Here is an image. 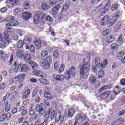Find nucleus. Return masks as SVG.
I'll list each match as a JSON object with an SVG mask.
<instances>
[{"label": "nucleus", "instance_id": "1", "mask_svg": "<svg viewBox=\"0 0 125 125\" xmlns=\"http://www.w3.org/2000/svg\"><path fill=\"white\" fill-rule=\"evenodd\" d=\"M18 25L17 21H11L7 23L5 25L6 30L4 31V38H2V34H0V47L2 49H4L7 45H8L11 42V39L9 38L8 33L13 32V29L9 27H16Z\"/></svg>", "mask_w": 125, "mask_h": 125}, {"label": "nucleus", "instance_id": "2", "mask_svg": "<svg viewBox=\"0 0 125 125\" xmlns=\"http://www.w3.org/2000/svg\"><path fill=\"white\" fill-rule=\"evenodd\" d=\"M120 17L119 14H114L112 15V19L109 20V16L106 15L104 16L101 21V24L102 26H105L108 23L109 26H112L114 25V23H116L117 20Z\"/></svg>", "mask_w": 125, "mask_h": 125}, {"label": "nucleus", "instance_id": "3", "mask_svg": "<svg viewBox=\"0 0 125 125\" xmlns=\"http://www.w3.org/2000/svg\"><path fill=\"white\" fill-rule=\"evenodd\" d=\"M48 114H50V116L51 120H54V119H55L56 122L60 121L61 123L64 120V117L62 116L60 110L55 112V111L52 110L51 108H49L48 109Z\"/></svg>", "mask_w": 125, "mask_h": 125}, {"label": "nucleus", "instance_id": "4", "mask_svg": "<svg viewBox=\"0 0 125 125\" xmlns=\"http://www.w3.org/2000/svg\"><path fill=\"white\" fill-rule=\"evenodd\" d=\"M31 42H32V40L29 38V37H25L23 39V41H19L18 42H17L15 47H18V48H21V47H23V44L25 43V48L26 49H29Z\"/></svg>", "mask_w": 125, "mask_h": 125}, {"label": "nucleus", "instance_id": "5", "mask_svg": "<svg viewBox=\"0 0 125 125\" xmlns=\"http://www.w3.org/2000/svg\"><path fill=\"white\" fill-rule=\"evenodd\" d=\"M45 16L46 14L42 11H37L36 14L34 17V22L35 24L39 23V22L42 21H44L45 20Z\"/></svg>", "mask_w": 125, "mask_h": 125}, {"label": "nucleus", "instance_id": "6", "mask_svg": "<svg viewBox=\"0 0 125 125\" xmlns=\"http://www.w3.org/2000/svg\"><path fill=\"white\" fill-rule=\"evenodd\" d=\"M25 78H26V75H25L24 73L18 75L14 78H11L9 81V83L10 84L16 83H18V82H19V83H22Z\"/></svg>", "mask_w": 125, "mask_h": 125}, {"label": "nucleus", "instance_id": "7", "mask_svg": "<svg viewBox=\"0 0 125 125\" xmlns=\"http://www.w3.org/2000/svg\"><path fill=\"white\" fill-rule=\"evenodd\" d=\"M35 111L39 113V117H42L45 113V105L42 104H37L36 106Z\"/></svg>", "mask_w": 125, "mask_h": 125}, {"label": "nucleus", "instance_id": "8", "mask_svg": "<svg viewBox=\"0 0 125 125\" xmlns=\"http://www.w3.org/2000/svg\"><path fill=\"white\" fill-rule=\"evenodd\" d=\"M52 61V59L51 58V56H47L46 59L45 60L44 62H41L40 63V65L43 69H45V70H46L47 69H48L49 67H50V65L49 64L50 63H51Z\"/></svg>", "mask_w": 125, "mask_h": 125}, {"label": "nucleus", "instance_id": "9", "mask_svg": "<svg viewBox=\"0 0 125 125\" xmlns=\"http://www.w3.org/2000/svg\"><path fill=\"white\" fill-rule=\"evenodd\" d=\"M19 72L21 73H27L30 71V66L28 64H19Z\"/></svg>", "mask_w": 125, "mask_h": 125}, {"label": "nucleus", "instance_id": "10", "mask_svg": "<svg viewBox=\"0 0 125 125\" xmlns=\"http://www.w3.org/2000/svg\"><path fill=\"white\" fill-rule=\"evenodd\" d=\"M61 7L60 6V5H57L55 6L52 9V12H51L52 16L53 17H54V18H57L58 16V13H59V12L58 11L59 9H60V8Z\"/></svg>", "mask_w": 125, "mask_h": 125}, {"label": "nucleus", "instance_id": "11", "mask_svg": "<svg viewBox=\"0 0 125 125\" xmlns=\"http://www.w3.org/2000/svg\"><path fill=\"white\" fill-rule=\"evenodd\" d=\"M85 120H86V116L85 115L82 114L78 115L76 116V118L73 125H78L79 121H81V122H84Z\"/></svg>", "mask_w": 125, "mask_h": 125}, {"label": "nucleus", "instance_id": "12", "mask_svg": "<svg viewBox=\"0 0 125 125\" xmlns=\"http://www.w3.org/2000/svg\"><path fill=\"white\" fill-rule=\"evenodd\" d=\"M53 77L54 80H56V81H60V82H63L65 79L66 80H69L70 79L69 77H67V78L65 77L63 75H59L57 74H54L53 75Z\"/></svg>", "mask_w": 125, "mask_h": 125}, {"label": "nucleus", "instance_id": "13", "mask_svg": "<svg viewBox=\"0 0 125 125\" xmlns=\"http://www.w3.org/2000/svg\"><path fill=\"white\" fill-rule=\"evenodd\" d=\"M65 75L66 76H70L72 78L76 75V68L75 67L72 66L71 68H69V70L65 72Z\"/></svg>", "mask_w": 125, "mask_h": 125}, {"label": "nucleus", "instance_id": "14", "mask_svg": "<svg viewBox=\"0 0 125 125\" xmlns=\"http://www.w3.org/2000/svg\"><path fill=\"white\" fill-rule=\"evenodd\" d=\"M16 55L17 58H19V59H20L21 60H23L24 58V52H23V50L21 49L18 50L16 53Z\"/></svg>", "mask_w": 125, "mask_h": 125}, {"label": "nucleus", "instance_id": "15", "mask_svg": "<svg viewBox=\"0 0 125 125\" xmlns=\"http://www.w3.org/2000/svg\"><path fill=\"white\" fill-rule=\"evenodd\" d=\"M32 14L28 12H24L22 13V19L23 20H29V19H31L32 18Z\"/></svg>", "mask_w": 125, "mask_h": 125}, {"label": "nucleus", "instance_id": "16", "mask_svg": "<svg viewBox=\"0 0 125 125\" xmlns=\"http://www.w3.org/2000/svg\"><path fill=\"white\" fill-rule=\"evenodd\" d=\"M28 63L30 64L31 67L32 68V69L34 70V71H37L39 69V68H40L39 64H38L37 62H35L31 61Z\"/></svg>", "mask_w": 125, "mask_h": 125}, {"label": "nucleus", "instance_id": "17", "mask_svg": "<svg viewBox=\"0 0 125 125\" xmlns=\"http://www.w3.org/2000/svg\"><path fill=\"white\" fill-rule=\"evenodd\" d=\"M81 69L85 70L86 72H88L89 69H90V63L89 62H87L86 63L83 64L81 66Z\"/></svg>", "mask_w": 125, "mask_h": 125}, {"label": "nucleus", "instance_id": "18", "mask_svg": "<svg viewBox=\"0 0 125 125\" xmlns=\"http://www.w3.org/2000/svg\"><path fill=\"white\" fill-rule=\"evenodd\" d=\"M34 42L36 48L40 49L42 46V41L39 39H37Z\"/></svg>", "mask_w": 125, "mask_h": 125}, {"label": "nucleus", "instance_id": "19", "mask_svg": "<svg viewBox=\"0 0 125 125\" xmlns=\"http://www.w3.org/2000/svg\"><path fill=\"white\" fill-rule=\"evenodd\" d=\"M31 54L29 53H26L25 55H24V59H22V60H25L27 63H30L31 60Z\"/></svg>", "mask_w": 125, "mask_h": 125}, {"label": "nucleus", "instance_id": "20", "mask_svg": "<svg viewBox=\"0 0 125 125\" xmlns=\"http://www.w3.org/2000/svg\"><path fill=\"white\" fill-rule=\"evenodd\" d=\"M48 56V52L47 51H43L41 52V57L42 60H45Z\"/></svg>", "mask_w": 125, "mask_h": 125}, {"label": "nucleus", "instance_id": "21", "mask_svg": "<svg viewBox=\"0 0 125 125\" xmlns=\"http://www.w3.org/2000/svg\"><path fill=\"white\" fill-rule=\"evenodd\" d=\"M80 75L81 77H82V78L84 80L87 79L88 77V74H87V72H85L83 69H81Z\"/></svg>", "mask_w": 125, "mask_h": 125}, {"label": "nucleus", "instance_id": "22", "mask_svg": "<svg viewBox=\"0 0 125 125\" xmlns=\"http://www.w3.org/2000/svg\"><path fill=\"white\" fill-rule=\"evenodd\" d=\"M0 55H1V58L4 62L8 59V56L6 55L2 51H0Z\"/></svg>", "mask_w": 125, "mask_h": 125}, {"label": "nucleus", "instance_id": "23", "mask_svg": "<svg viewBox=\"0 0 125 125\" xmlns=\"http://www.w3.org/2000/svg\"><path fill=\"white\" fill-rule=\"evenodd\" d=\"M33 75L36 76V77H39V78H43L42 75V72L40 70H35L33 72Z\"/></svg>", "mask_w": 125, "mask_h": 125}, {"label": "nucleus", "instance_id": "24", "mask_svg": "<svg viewBox=\"0 0 125 125\" xmlns=\"http://www.w3.org/2000/svg\"><path fill=\"white\" fill-rule=\"evenodd\" d=\"M105 41L106 42L111 43V42H113L115 41V37L112 35H110L106 38Z\"/></svg>", "mask_w": 125, "mask_h": 125}, {"label": "nucleus", "instance_id": "25", "mask_svg": "<svg viewBox=\"0 0 125 125\" xmlns=\"http://www.w3.org/2000/svg\"><path fill=\"white\" fill-rule=\"evenodd\" d=\"M75 114V110L73 108H70L68 111L67 117L69 118H73Z\"/></svg>", "mask_w": 125, "mask_h": 125}, {"label": "nucleus", "instance_id": "26", "mask_svg": "<svg viewBox=\"0 0 125 125\" xmlns=\"http://www.w3.org/2000/svg\"><path fill=\"white\" fill-rule=\"evenodd\" d=\"M109 8H110V5H108L107 4H106L105 6H104L101 11L102 14H105L106 12L109 10Z\"/></svg>", "mask_w": 125, "mask_h": 125}, {"label": "nucleus", "instance_id": "27", "mask_svg": "<svg viewBox=\"0 0 125 125\" xmlns=\"http://www.w3.org/2000/svg\"><path fill=\"white\" fill-rule=\"evenodd\" d=\"M6 3H11L12 6H14L17 4V2H18V0H6Z\"/></svg>", "mask_w": 125, "mask_h": 125}, {"label": "nucleus", "instance_id": "28", "mask_svg": "<svg viewBox=\"0 0 125 125\" xmlns=\"http://www.w3.org/2000/svg\"><path fill=\"white\" fill-rule=\"evenodd\" d=\"M30 93H31V91L30 89H27L24 93L22 96L23 99H27L30 95Z\"/></svg>", "mask_w": 125, "mask_h": 125}, {"label": "nucleus", "instance_id": "29", "mask_svg": "<svg viewBox=\"0 0 125 125\" xmlns=\"http://www.w3.org/2000/svg\"><path fill=\"white\" fill-rule=\"evenodd\" d=\"M89 81L91 84H94L95 83V82H96V77L94 76H91L89 79Z\"/></svg>", "mask_w": 125, "mask_h": 125}, {"label": "nucleus", "instance_id": "30", "mask_svg": "<svg viewBox=\"0 0 125 125\" xmlns=\"http://www.w3.org/2000/svg\"><path fill=\"white\" fill-rule=\"evenodd\" d=\"M13 70L14 73H17V72H19V64L17 65V63L16 62L14 63Z\"/></svg>", "mask_w": 125, "mask_h": 125}, {"label": "nucleus", "instance_id": "31", "mask_svg": "<svg viewBox=\"0 0 125 125\" xmlns=\"http://www.w3.org/2000/svg\"><path fill=\"white\" fill-rule=\"evenodd\" d=\"M112 92L115 94V95H118L121 92V90L118 86L114 87V90L112 91Z\"/></svg>", "mask_w": 125, "mask_h": 125}, {"label": "nucleus", "instance_id": "32", "mask_svg": "<svg viewBox=\"0 0 125 125\" xmlns=\"http://www.w3.org/2000/svg\"><path fill=\"white\" fill-rule=\"evenodd\" d=\"M38 81L42 83V84L46 85L48 83V81L46 79H44L43 78L39 79Z\"/></svg>", "mask_w": 125, "mask_h": 125}, {"label": "nucleus", "instance_id": "33", "mask_svg": "<svg viewBox=\"0 0 125 125\" xmlns=\"http://www.w3.org/2000/svg\"><path fill=\"white\" fill-rule=\"evenodd\" d=\"M95 63L97 67H98V68L101 67V63H100V59L99 58H96Z\"/></svg>", "mask_w": 125, "mask_h": 125}, {"label": "nucleus", "instance_id": "34", "mask_svg": "<svg viewBox=\"0 0 125 125\" xmlns=\"http://www.w3.org/2000/svg\"><path fill=\"white\" fill-rule=\"evenodd\" d=\"M110 47L112 50L115 51L118 49V48H119V46H118V44L117 43H112Z\"/></svg>", "mask_w": 125, "mask_h": 125}, {"label": "nucleus", "instance_id": "35", "mask_svg": "<svg viewBox=\"0 0 125 125\" xmlns=\"http://www.w3.org/2000/svg\"><path fill=\"white\" fill-rule=\"evenodd\" d=\"M9 96H10V93H6L5 96H4L3 98V102L6 103V102H7L6 100L9 98Z\"/></svg>", "mask_w": 125, "mask_h": 125}, {"label": "nucleus", "instance_id": "36", "mask_svg": "<svg viewBox=\"0 0 125 125\" xmlns=\"http://www.w3.org/2000/svg\"><path fill=\"white\" fill-rule=\"evenodd\" d=\"M44 97L45 98H47V99H51V94L48 92H44Z\"/></svg>", "mask_w": 125, "mask_h": 125}, {"label": "nucleus", "instance_id": "37", "mask_svg": "<svg viewBox=\"0 0 125 125\" xmlns=\"http://www.w3.org/2000/svg\"><path fill=\"white\" fill-rule=\"evenodd\" d=\"M68 8H69V3H65L63 5L62 10V11H66Z\"/></svg>", "mask_w": 125, "mask_h": 125}, {"label": "nucleus", "instance_id": "38", "mask_svg": "<svg viewBox=\"0 0 125 125\" xmlns=\"http://www.w3.org/2000/svg\"><path fill=\"white\" fill-rule=\"evenodd\" d=\"M109 88V86L108 85H103L102 88L99 90V92H102L103 91H104V90H106V89H108Z\"/></svg>", "mask_w": 125, "mask_h": 125}, {"label": "nucleus", "instance_id": "39", "mask_svg": "<svg viewBox=\"0 0 125 125\" xmlns=\"http://www.w3.org/2000/svg\"><path fill=\"white\" fill-rule=\"evenodd\" d=\"M5 104V112H8L10 110V105L8 104V102L4 103Z\"/></svg>", "mask_w": 125, "mask_h": 125}, {"label": "nucleus", "instance_id": "40", "mask_svg": "<svg viewBox=\"0 0 125 125\" xmlns=\"http://www.w3.org/2000/svg\"><path fill=\"white\" fill-rule=\"evenodd\" d=\"M23 6V8L25 10H29V9L31 8V7L30 6V4H29V3L28 2H25Z\"/></svg>", "mask_w": 125, "mask_h": 125}, {"label": "nucleus", "instance_id": "41", "mask_svg": "<svg viewBox=\"0 0 125 125\" xmlns=\"http://www.w3.org/2000/svg\"><path fill=\"white\" fill-rule=\"evenodd\" d=\"M60 65V63H59V62H56L54 63V70H55V71H58V69H59Z\"/></svg>", "mask_w": 125, "mask_h": 125}, {"label": "nucleus", "instance_id": "42", "mask_svg": "<svg viewBox=\"0 0 125 125\" xmlns=\"http://www.w3.org/2000/svg\"><path fill=\"white\" fill-rule=\"evenodd\" d=\"M98 78L101 79V78H103L104 77V71L103 70L100 69V70H98Z\"/></svg>", "mask_w": 125, "mask_h": 125}, {"label": "nucleus", "instance_id": "43", "mask_svg": "<svg viewBox=\"0 0 125 125\" xmlns=\"http://www.w3.org/2000/svg\"><path fill=\"white\" fill-rule=\"evenodd\" d=\"M118 8H119V4H118V3H115L111 6L112 11H115V10H117Z\"/></svg>", "mask_w": 125, "mask_h": 125}, {"label": "nucleus", "instance_id": "44", "mask_svg": "<svg viewBox=\"0 0 125 125\" xmlns=\"http://www.w3.org/2000/svg\"><path fill=\"white\" fill-rule=\"evenodd\" d=\"M10 90L11 91H13V92H15V93L19 92V90H18L17 88H16V85L12 86L10 88Z\"/></svg>", "mask_w": 125, "mask_h": 125}, {"label": "nucleus", "instance_id": "45", "mask_svg": "<svg viewBox=\"0 0 125 125\" xmlns=\"http://www.w3.org/2000/svg\"><path fill=\"white\" fill-rule=\"evenodd\" d=\"M107 64H108V61L107 60H104L103 63H101L100 68H103V69H104V68L107 66Z\"/></svg>", "mask_w": 125, "mask_h": 125}, {"label": "nucleus", "instance_id": "46", "mask_svg": "<svg viewBox=\"0 0 125 125\" xmlns=\"http://www.w3.org/2000/svg\"><path fill=\"white\" fill-rule=\"evenodd\" d=\"M64 69H65V65H64L63 64H62L59 69V74H61V73H62V72H63Z\"/></svg>", "mask_w": 125, "mask_h": 125}, {"label": "nucleus", "instance_id": "47", "mask_svg": "<svg viewBox=\"0 0 125 125\" xmlns=\"http://www.w3.org/2000/svg\"><path fill=\"white\" fill-rule=\"evenodd\" d=\"M42 7L43 10H47L49 8V6H48L46 3H43L42 5Z\"/></svg>", "mask_w": 125, "mask_h": 125}, {"label": "nucleus", "instance_id": "48", "mask_svg": "<svg viewBox=\"0 0 125 125\" xmlns=\"http://www.w3.org/2000/svg\"><path fill=\"white\" fill-rule=\"evenodd\" d=\"M117 45H122L123 44V38H122V36L119 37V40L117 42Z\"/></svg>", "mask_w": 125, "mask_h": 125}, {"label": "nucleus", "instance_id": "49", "mask_svg": "<svg viewBox=\"0 0 125 125\" xmlns=\"http://www.w3.org/2000/svg\"><path fill=\"white\" fill-rule=\"evenodd\" d=\"M121 27H122V21L117 22L115 24V28L119 29Z\"/></svg>", "mask_w": 125, "mask_h": 125}, {"label": "nucleus", "instance_id": "50", "mask_svg": "<svg viewBox=\"0 0 125 125\" xmlns=\"http://www.w3.org/2000/svg\"><path fill=\"white\" fill-rule=\"evenodd\" d=\"M30 50L32 53H35V52H36V48H35V46L33 45H31L30 47Z\"/></svg>", "mask_w": 125, "mask_h": 125}, {"label": "nucleus", "instance_id": "51", "mask_svg": "<svg viewBox=\"0 0 125 125\" xmlns=\"http://www.w3.org/2000/svg\"><path fill=\"white\" fill-rule=\"evenodd\" d=\"M53 56L55 58H58L59 57V51L56 50L53 54Z\"/></svg>", "mask_w": 125, "mask_h": 125}, {"label": "nucleus", "instance_id": "52", "mask_svg": "<svg viewBox=\"0 0 125 125\" xmlns=\"http://www.w3.org/2000/svg\"><path fill=\"white\" fill-rule=\"evenodd\" d=\"M14 14L15 15H17L20 13V8H18L16 9H15L13 11Z\"/></svg>", "mask_w": 125, "mask_h": 125}, {"label": "nucleus", "instance_id": "53", "mask_svg": "<svg viewBox=\"0 0 125 125\" xmlns=\"http://www.w3.org/2000/svg\"><path fill=\"white\" fill-rule=\"evenodd\" d=\"M111 96H110V99L111 100H114L116 98V96H117V95L115 94L113 92H111Z\"/></svg>", "mask_w": 125, "mask_h": 125}, {"label": "nucleus", "instance_id": "54", "mask_svg": "<svg viewBox=\"0 0 125 125\" xmlns=\"http://www.w3.org/2000/svg\"><path fill=\"white\" fill-rule=\"evenodd\" d=\"M5 114H3L0 116V122H4L5 121Z\"/></svg>", "mask_w": 125, "mask_h": 125}, {"label": "nucleus", "instance_id": "55", "mask_svg": "<svg viewBox=\"0 0 125 125\" xmlns=\"http://www.w3.org/2000/svg\"><path fill=\"white\" fill-rule=\"evenodd\" d=\"M111 94V91H106L103 92L102 94V95H104V96H108Z\"/></svg>", "mask_w": 125, "mask_h": 125}, {"label": "nucleus", "instance_id": "56", "mask_svg": "<svg viewBox=\"0 0 125 125\" xmlns=\"http://www.w3.org/2000/svg\"><path fill=\"white\" fill-rule=\"evenodd\" d=\"M45 20L49 21V22H52L53 21V19L50 16H47L45 18Z\"/></svg>", "mask_w": 125, "mask_h": 125}, {"label": "nucleus", "instance_id": "57", "mask_svg": "<svg viewBox=\"0 0 125 125\" xmlns=\"http://www.w3.org/2000/svg\"><path fill=\"white\" fill-rule=\"evenodd\" d=\"M35 102L36 103H39V102H41V98L39 96H37L35 99Z\"/></svg>", "mask_w": 125, "mask_h": 125}, {"label": "nucleus", "instance_id": "58", "mask_svg": "<svg viewBox=\"0 0 125 125\" xmlns=\"http://www.w3.org/2000/svg\"><path fill=\"white\" fill-rule=\"evenodd\" d=\"M7 10V9L6 7H3L0 9V12H1V13H4L5 12H6Z\"/></svg>", "mask_w": 125, "mask_h": 125}, {"label": "nucleus", "instance_id": "59", "mask_svg": "<svg viewBox=\"0 0 125 125\" xmlns=\"http://www.w3.org/2000/svg\"><path fill=\"white\" fill-rule=\"evenodd\" d=\"M11 117V114L10 113H7L5 114V118L6 120H9Z\"/></svg>", "mask_w": 125, "mask_h": 125}, {"label": "nucleus", "instance_id": "60", "mask_svg": "<svg viewBox=\"0 0 125 125\" xmlns=\"http://www.w3.org/2000/svg\"><path fill=\"white\" fill-rule=\"evenodd\" d=\"M22 103H23V105H28V104H29V103H30V100H28V99L25 100L23 101Z\"/></svg>", "mask_w": 125, "mask_h": 125}, {"label": "nucleus", "instance_id": "61", "mask_svg": "<svg viewBox=\"0 0 125 125\" xmlns=\"http://www.w3.org/2000/svg\"><path fill=\"white\" fill-rule=\"evenodd\" d=\"M109 29H107L106 30L104 31L103 34L104 36H107V35H109Z\"/></svg>", "mask_w": 125, "mask_h": 125}, {"label": "nucleus", "instance_id": "62", "mask_svg": "<svg viewBox=\"0 0 125 125\" xmlns=\"http://www.w3.org/2000/svg\"><path fill=\"white\" fill-rule=\"evenodd\" d=\"M125 53H124V52H119L118 53V56H119V57H123Z\"/></svg>", "mask_w": 125, "mask_h": 125}, {"label": "nucleus", "instance_id": "63", "mask_svg": "<svg viewBox=\"0 0 125 125\" xmlns=\"http://www.w3.org/2000/svg\"><path fill=\"white\" fill-rule=\"evenodd\" d=\"M17 110H18L17 107L14 108L12 110V113L16 114V113H17Z\"/></svg>", "mask_w": 125, "mask_h": 125}, {"label": "nucleus", "instance_id": "64", "mask_svg": "<svg viewBox=\"0 0 125 125\" xmlns=\"http://www.w3.org/2000/svg\"><path fill=\"white\" fill-rule=\"evenodd\" d=\"M124 114H125V109L122 110L121 111H120L118 113L119 116H123Z\"/></svg>", "mask_w": 125, "mask_h": 125}]
</instances>
